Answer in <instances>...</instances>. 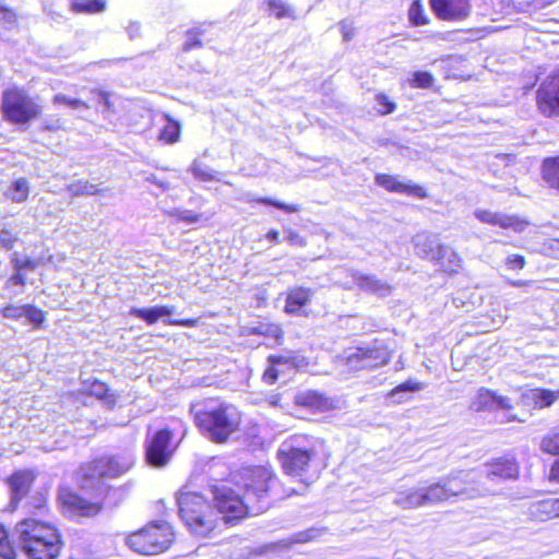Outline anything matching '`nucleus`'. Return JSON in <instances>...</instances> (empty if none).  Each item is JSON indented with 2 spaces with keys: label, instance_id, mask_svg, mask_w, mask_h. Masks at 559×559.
<instances>
[{
  "label": "nucleus",
  "instance_id": "obj_37",
  "mask_svg": "<svg viewBox=\"0 0 559 559\" xmlns=\"http://www.w3.org/2000/svg\"><path fill=\"white\" fill-rule=\"evenodd\" d=\"M408 16L411 22L416 25H425L427 23V19L424 15V9L420 0H415L409 8Z\"/></svg>",
  "mask_w": 559,
  "mask_h": 559
},
{
  "label": "nucleus",
  "instance_id": "obj_6",
  "mask_svg": "<svg viewBox=\"0 0 559 559\" xmlns=\"http://www.w3.org/2000/svg\"><path fill=\"white\" fill-rule=\"evenodd\" d=\"M0 110L5 121L25 126L40 116L43 107L23 87L12 85L2 92Z\"/></svg>",
  "mask_w": 559,
  "mask_h": 559
},
{
  "label": "nucleus",
  "instance_id": "obj_53",
  "mask_svg": "<svg viewBox=\"0 0 559 559\" xmlns=\"http://www.w3.org/2000/svg\"><path fill=\"white\" fill-rule=\"evenodd\" d=\"M278 372L276 368L272 365L267 368L263 373V379L266 383L272 384L277 380Z\"/></svg>",
  "mask_w": 559,
  "mask_h": 559
},
{
  "label": "nucleus",
  "instance_id": "obj_58",
  "mask_svg": "<svg viewBox=\"0 0 559 559\" xmlns=\"http://www.w3.org/2000/svg\"><path fill=\"white\" fill-rule=\"evenodd\" d=\"M197 319H186V320H170L167 321L168 324L171 325H181V326H194L197 324Z\"/></svg>",
  "mask_w": 559,
  "mask_h": 559
},
{
  "label": "nucleus",
  "instance_id": "obj_1",
  "mask_svg": "<svg viewBox=\"0 0 559 559\" xmlns=\"http://www.w3.org/2000/svg\"><path fill=\"white\" fill-rule=\"evenodd\" d=\"M134 464L131 453L102 456L81 467V488L95 492V500L88 501L78 493L69 492L63 496V503L71 511L83 515L94 516L100 512L104 503L117 506L122 498V488L107 486L106 478H116L127 473Z\"/></svg>",
  "mask_w": 559,
  "mask_h": 559
},
{
  "label": "nucleus",
  "instance_id": "obj_5",
  "mask_svg": "<svg viewBox=\"0 0 559 559\" xmlns=\"http://www.w3.org/2000/svg\"><path fill=\"white\" fill-rule=\"evenodd\" d=\"M181 520L194 535L205 537L217 525V512L200 493L180 491L177 497Z\"/></svg>",
  "mask_w": 559,
  "mask_h": 559
},
{
  "label": "nucleus",
  "instance_id": "obj_35",
  "mask_svg": "<svg viewBox=\"0 0 559 559\" xmlns=\"http://www.w3.org/2000/svg\"><path fill=\"white\" fill-rule=\"evenodd\" d=\"M531 397L535 401L537 406L540 408L550 406L556 399L554 392H551L549 390H539V389L532 390Z\"/></svg>",
  "mask_w": 559,
  "mask_h": 559
},
{
  "label": "nucleus",
  "instance_id": "obj_55",
  "mask_svg": "<svg viewBox=\"0 0 559 559\" xmlns=\"http://www.w3.org/2000/svg\"><path fill=\"white\" fill-rule=\"evenodd\" d=\"M286 240L292 245L305 246V241L300 235L294 230H287Z\"/></svg>",
  "mask_w": 559,
  "mask_h": 559
},
{
  "label": "nucleus",
  "instance_id": "obj_25",
  "mask_svg": "<svg viewBox=\"0 0 559 559\" xmlns=\"http://www.w3.org/2000/svg\"><path fill=\"white\" fill-rule=\"evenodd\" d=\"M435 263L444 272H457L461 267L462 259L451 247L443 245Z\"/></svg>",
  "mask_w": 559,
  "mask_h": 559
},
{
  "label": "nucleus",
  "instance_id": "obj_64",
  "mask_svg": "<svg viewBox=\"0 0 559 559\" xmlns=\"http://www.w3.org/2000/svg\"><path fill=\"white\" fill-rule=\"evenodd\" d=\"M8 539V534L2 525H0V543Z\"/></svg>",
  "mask_w": 559,
  "mask_h": 559
},
{
  "label": "nucleus",
  "instance_id": "obj_39",
  "mask_svg": "<svg viewBox=\"0 0 559 559\" xmlns=\"http://www.w3.org/2000/svg\"><path fill=\"white\" fill-rule=\"evenodd\" d=\"M433 83V76L426 71H416L413 73V79L409 81V84L413 87L427 88L430 87Z\"/></svg>",
  "mask_w": 559,
  "mask_h": 559
},
{
  "label": "nucleus",
  "instance_id": "obj_47",
  "mask_svg": "<svg viewBox=\"0 0 559 559\" xmlns=\"http://www.w3.org/2000/svg\"><path fill=\"white\" fill-rule=\"evenodd\" d=\"M267 5H269L270 11L276 17H283L287 14V9H286L283 0H267Z\"/></svg>",
  "mask_w": 559,
  "mask_h": 559
},
{
  "label": "nucleus",
  "instance_id": "obj_28",
  "mask_svg": "<svg viewBox=\"0 0 559 559\" xmlns=\"http://www.w3.org/2000/svg\"><path fill=\"white\" fill-rule=\"evenodd\" d=\"M320 535V531L317 528H308L306 531L298 532L294 535H292L287 539H283L280 542L283 547L289 548L294 544H304L309 543L313 539H316Z\"/></svg>",
  "mask_w": 559,
  "mask_h": 559
},
{
  "label": "nucleus",
  "instance_id": "obj_23",
  "mask_svg": "<svg viewBox=\"0 0 559 559\" xmlns=\"http://www.w3.org/2000/svg\"><path fill=\"white\" fill-rule=\"evenodd\" d=\"M488 478H515L519 473L518 464L512 459H497L486 465Z\"/></svg>",
  "mask_w": 559,
  "mask_h": 559
},
{
  "label": "nucleus",
  "instance_id": "obj_60",
  "mask_svg": "<svg viewBox=\"0 0 559 559\" xmlns=\"http://www.w3.org/2000/svg\"><path fill=\"white\" fill-rule=\"evenodd\" d=\"M549 478L550 480L559 483V459L556 460L555 463L552 464L550 468Z\"/></svg>",
  "mask_w": 559,
  "mask_h": 559
},
{
  "label": "nucleus",
  "instance_id": "obj_30",
  "mask_svg": "<svg viewBox=\"0 0 559 559\" xmlns=\"http://www.w3.org/2000/svg\"><path fill=\"white\" fill-rule=\"evenodd\" d=\"M540 449L545 453L559 455V428L552 429L542 439Z\"/></svg>",
  "mask_w": 559,
  "mask_h": 559
},
{
  "label": "nucleus",
  "instance_id": "obj_24",
  "mask_svg": "<svg viewBox=\"0 0 559 559\" xmlns=\"http://www.w3.org/2000/svg\"><path fill=\"white\" fill-rule=\"evenodd\" d=\"M174 311L173 306H155L151 308H131L130 314L145 321L147 324H154L159 319L171 316Z\"/></svg>",
  "mask_w": 559,
  "mask_h": 559
},
{
  "label": "nucleus",
  "instance_id": "obj_20",
  "mask_svg": "<svg viewBox=\"0 0 559 559\" xmlns=\"http://www.w3.org/2000/svg\"><path fill=\"white\" fill-rule=\"evenodd\" d=\"M413 243L415 248V253L418 257H420L421 259L430 260L432 262H435L436 259L439 257L440 250L443 247V245H441L436 237L424 233L417 234L413 238Z\"/></svg>",
  "mask_w": 559,
  "mask_h": 559
},
{
  "label": "nucleus",
  "instance_id": "obj_61",
  "mask_svg": "<svg viewBox=\"0 0 559 559\" xmlns=\"http://www.w3.org/2000/svg\"><path fill=\"white\" fill-rule=\"evenodd\" d=\"M20 272L21 271H16V273L10 277L9 282L13 285H24L25 278Z\"/></svg>",
  "mask_w": 559,
  "mask_h": 559
},
{
  "label": "nucleus",
  "instance_id": "obj_56",
  "mask_svg": "<svg viewBox=\"0 0 559 559\" xmlns=\"http://www.w3.org/2000/svg\"><path fill=\"white\" fill-rule=\"evenodd\" d=\"M341 32L344 40L348 41L354 37V27L350 23L342 22L341 23Z\"/></svg>",
  "mask_w": 559,
  "mask_h": 559
},
{
  "label": "nucleus",
  "instance_id": "obj_10",
  "mask_svg": "<svg viewBox=\"0 0 559 559\" xmlns=\"http://www.w3.org/2000/svg\"><path fill=\"white\" fill-rule=\"evenodd\" d=\"M241 481L247 501L270 504L266 498L276 481L270 469L263 466L245 467L241 471Z\"/></svg>",
  "mask_w": 559,
  "mask_h": 559
},
{
  "label": "nucleus",
  "instance_id": "obj_34",
  "mask_svg": "<svg viewBox=\"0 0 559 559\" xmlns=\"http://www.w3.org/2000/svg\"><path fill=\"white\" fill-rule=\"evenodd\" d=\"M420 389H421V385L419 383L408 380V381L397 385L396 388H394L390 392L389 396L391 399H393L394 402L401 403V402H403V399L400 396L401 394L416 392V391H419Z\"/></svg>",
  "mask_w": 559,
  "mask_h": 559
},
{
  "label": "nucleus",
  "instance_id": "obj_17",
  "mask_svg": "<svg viewBox=\"0 0 559 559\" xmlns=\"http://www.w3.org/2000/svg\"><path fill=\"white\" fill-rule=\"evenodd\" d=\"M475 412L510 409L512 404L509 397L497 395L493 391L481 388L471 402L469 406Z\"/></svg>",
  "mask_w": 559,
  "mask_h": 559
},
{
  "label": "nucleus",
  "instance_id": "obj_52",
  "mask_svg": "<svg viewBox=\"0 0 559 559\" xmlns=\"http://www.w3.org/2000/svg\"><path fill=\"white\" fill-rule=\"evenodd\" d=\"M12 263H13V267L16 271H22V270H25V269H34L35 267L34 262L31 261L28 258H26L25 260H20L17 258H13L12 259Z\"/></svg>",
  "mask_w": 559,
  "mask_h": 559
},
{
  "label": "nucleus",
  "instance_id": "obj_7",
  "mask_svg": "<svg viewBox=\"0 0 559 559\" xmlns=\"http://www.w3.org/2000/svg\"><path fill=\"white\" fill-rule=\"evenodd\" d=\"M173 540V527L166 522H156L130 534L126 543L140 555L154 556L168 549Z\"/></svg>",
  "mask_w": 559,
  "mask_h": 559
},
{
  "label": "nucleus",
  "instance_id": "obj_40",
  "mask_svg": "<svg viewBox=\"0 0 559 559\" xmlns=\"http://www.w3.org/2000/svg\"><path fill=\"white\" fill-rule=\"evenodd\" d=\"M16 23V15L13 10L0 5V27L11 28Z\"/></svg>",
  "mask_w": 559,
  "mask_h": 559
},
{
  "label": "nucleus",
  "instance_id": "obj_50",
  "mask_svg": "<svg viewBox=\"0 0 559 559\" xmlns=\"http://www.w3.org/2000/svg\"><path fill=\"white\" fill-rule=\"evenodd\" d=\"M0 558L2 559H14L15 550L9 539L0 543Z\"/></svg>",
  "mask_w": 559,
  "mask_h": 559
},
{
  "label": "nucleus",
  "instance_id": "obj_22",
  "mask_svg": "<svg viewBox=\"0 0 559 559\" xmlns=\"http://www.w3.org/2000/svg\"><path fill=\"white\" fill-rule=\"evenodd\" d=\"M313 296V290L302 286L292 288L286 296L285 312L289 314H300L301 309L308 306Z\"/></svg>",
  "mask_w": 559,
  "mask_h": 559
},
{
  "label": "nucleus",
  "instance_id": "obj_2",
  "mask_svg": "<svg viewBox=\"0 0 559 559\" xmlns=\"http://www.w3.org/2000/svg\"><path fill=\"white\" fill-rule=\"evenodd\" d=\"M473 472L460 471L426 487L407 488L396 492L393 503L403 510L445 502L452 498H476L483 492L474 486Z\"/></svg>",
  "mask_w": 559,
  "mask_h": 559
},
{
  "label": "nucleus",
  "instance_id": "obj_42",
  "mask_svg": "<svg viewBox=\"0 0 559 559\" xmlns=\"http://www.w3.org/2000/svg\"><path fill=\"white\" fill-rule=\"evenodd\" d=\"M376 102L378 105V111L381 115L391 114L395 110V104L392 100H390L389 97L384 94H377Z\"/></svg>",
  "mask_w": 559,
  "mask_h": 559
},
{
  "label": "nucleus",
  "instance_id": "obj_51",
  "mask_svg": "<svg viewBox=\"0 0 559 559\" xmlns=\"http://www.w3.org/2000/svg\"><path fill=\"white\" fill-rule=\"evenodd\" d=\"M15 237L7 229L0 231V246L7 250L11 249L15 242Z\"/></svg>",
  "mask_w": 559,
  "mask_h": 559
},
{
  "label": "nucleus",
  "instance_id": "obj_21",
  "mask_svg": "<svg viewBox=\"0 0 559 559\" xmlns=\"http://www.w3.org/2000/svg\"><path fill=\"white\" fill-rule=\"evenodd\" d=\"M34 480V475L27 471H21L13 474L9 478V487L11 492V504L14 509L17 502L28 492Z\"/></svg>",
  "mask_w": 559,
  "mask_h": 559
},
{
  "label": "nucleus",
  "instance_id": "obj_8",
  "mask_svg": "<svg viewBox=\"0 0 559 559\" xmlns=\"http://www.w3.org/2000/svg\"><path fill=\"white\" fill-rule=\"evenodd\" d=\"M316 455L314 441L304 436H296L284 441L277 450L283 469L294 476H299L306 472Z\"/></svg>",
  "mask_w": 559,
  "mask_h": 559
},
{
  "label": "nucleus",
  "instance_id": "obj_38",
  "mask_svg": "<svg viewBox=\"0 0 559 559\" xmlns=\"http://www.w3.org/2000/svg\"><path fill=\"white\" fill-rule=\"evenodd\" d=\"M269 360L270 362L275 366V365H281V364H290L295 367H300L304 365V357H299L297 355H295L294 353H288L286 355H278V356H270L269 357Z\"/></svg>",
  "mask_w": 559,
  "mask_h": 559
},
{
  "label": "nucleus",
  "instance_id": "obj_54",
  "mask_svg": "<svg viewBox=\"0 0 559 559\" xmlns=\"http://www.w3.org/2000/svg\"><path fill=\"white\" fill-rule=\"evenodd\" d=\"M91 392L97 397L103 399L106 395L107 386L103 382H94L91 386Z\"/></svg>",
  "mask_w": 559,
  "mask_h": 559
},
{
  "label": "nucleus",
  "instance_id": "obj_4",
  "mask_svg": "<svg viewBox=\"0 0 559 559\" xmlns=\"http://www.w3.org/2000/svg\"><path fill=\"white\" fill-rule=\"evenodd\" d=\"M191 413L198 428L216 443L226 442L238 430L240 414L230 404L211 402L206 405H193Z\"/></svg>",
  "mask_w": 559,
  "mask_h": 559
},
{
  "label": "nucleus",
  "instance_id": "obj_9",
  "mask_svg": "<svg viewBox=\"0 0 559 559\" xmlns=\"http://www.w3.org/2000/svg\"><path fill=\"white\" fill-rule=\"evenodd\" d=\"M214 501L217 514L223 515V520L226 523H233L234 521L245 518L247 514H259L267 509V504H254L251 501H247L246 493L240 497L234 489L222 485L214 489Z\"/></svg>",
  "mask_w": 559,
  "mask_h": 559
},
{
  "label": "nucleus",
  "instance_id": "obj_46",
  "mask_svg": "<svg viewBox=\"0 0 559 559\" xmlns=\"http://www.w3.org/2000/svg\"><path fill=\"white\" fill-rule=\"evenodd\" d=\"M192 173L194 177L201 179V180H212L214 179V175L212 174V170L207 167H203L201 164L194 162L192 166Z\"/></svg>",
  "mask_w": 559,
  "mask_h": 559
},
{
  "label": "nucleus",
  "instance_id": "obj_31",
  "mask_svg": "<svg viewBox=\"0 0 559 559\" xmlns=\"http://www.w3.org/2000/svg\"><path fill=\"white\" fill-rule=\"evenodd\" d=\"M68 191L72 197L80 195H94L98 192V188L96 185H93L88 181H75L68 186Z\"/></svg>",
  "mask_w": 559,
  "mask_h": 559
},
{
  "label": "nucleus",
  "instance_id": "obj_26",
  "mask_svg": "<svg viewBox=\"0 0 559 559\" xmlns=\"http://www.w3.org/2000/svg\"><path fill=\"white\" fill-rule=\"evenodd\" d=\"M29 194V182L26 178L21 177L15 179L4 195L15 203H23L27 200Z\"/></svg>",
  "mask_w": 559,
  "mask_h": 559
},
{
  "label": "nucleus",
  "instance_id": "obj_62",
  "mask_svg": "<svg viewBox=\"0 0 559 559\" xmlns=\"http://www.w3.org/2000/svg\"><path fill=\"white\" fill-rule=\"evenodd\" d=\"M508 283L513 287H524V286H531L534 284L533 281H513V280H509Z\"/></svg>",
  "mask_w": 559,
  "mask_h": 559
},
{
  "label": "nucleus",
  "instance_id": "obj_43",
  "mask_svg": "<svg viewBox=\"0 0 559 559\" xmlns=\"http://www.w3.org/2000/svg\"><path fill=\"white\" fill-rule=\"evenodd\" d=\"M24 317L36 326H39L45 319L44 312L31 305H25Z\"/></svg>",
  "mask_w": 559,
  "mask_h": 559
},
{
  "label": "nucleus",
  "instance_id": "obj_11",
  "mask_svg": "<svg viewBox=\"0 0 559 559\" xmlns=\"http://www.w3.org/2000/svg\"><path fill=\"white\" fill-rule=\"evenodd\" d=\"M391 355L381 344L357 347L346 356V365L352 370L374 369L386 365Z\"/></svg>",
  "mask_w": 559,
  "mask_h": 559
},
{
  "label": "nucleus",
  "instance_id": "obj_29",
  "mask_svg": "<svg viewBox=\"0 0 559 559\" xmlns=\"http://www.w3.org/2000/svg\"><path fill=\"white\" fill-rule=\"evenodd\" d=\"M52 104L53 105H64L73 110H86V109H90V105L80 99V98H76V97H71V96H68L66 94H56L52 98Z\"/></svg>",
  "mask_w": 559,
  "mask_h": 559
},
{
  "label": "nucleus",
  "instance_id": "obj_12",
  "mask_svg": "<svg viewBox=\"0 0 559 559\" xmlns=\"http://www.w3.org/2000/svg\"><path fill=\"white\" fill-rule=\"evenodd\" d=\"M537 105L546 116L559 115V70L540 84L537 91Z\"/></svg>",
  "mask_w": 559,
  "mask_h": 559
},
{
  "label": "nucleus",
  "instance_id": "obj_3",
  "mask_svg": "<svg viewBox=\"0 0 559 559\" xmlns=\"http://www.w3.org/2000/svg\"><path fill=\"white\" fill-rule=\"evenodd\" d=\"M19 545L29 559H56L62 540L58 530L35 519H25L16 524Z\"/></svg>",
  "mask_w": 559,
  "mask_h": 559
},
{
  "label": "nucleus",
  "instance_id": "obj_49",
  "mask_svg": "<svg viewBox=\"0 0 559 559\" xmlns=\"http://www.w3.org/2000/svg\"><path fill=\"white\" fill-rule=\"evenodd\" d=\"M506 265L510 270H516V269L521 270L525 265V258L523 255H520V254H510L506 259Z\"/></svg>",
  "mask_w": 559,
  "mask_h": 559
},
{
  "label": "nucleus",
  "instance_id": "obj_48",
  "mask_svg": "<svg viewBox=\"0 0 559 559\" xmlns=\"http://www.w3.org/2000/svg\"><path fill=\"white\" fill-rule=\"evenodd\" d=\"M91 93L95 96L96 102L104 107L105 110H109L111 108L110 94L100 91V90H92Z\"/></svg>",
  "mask_w": 559,
  "mask_h": 559
},
{
  "label": "nucleus",
  "instance_id": "obj_27",
  "mask_svg": "<svg viewBox=\"0 0 559 559\" xmlns=\"http://www.w3.org/2000/svg\"><path fill=\"white\" fill-rule=\"evenodd\" d=\"M543 178L549 187L559 190V157L548 158L544 162Z\"/></svg>",
  "mask_w": 559,
  "mask_h": 559
},
{
  "label": "nucleus",
  "instance_id": "obj_59",
  "mask_svg": "<svg viewBox=\"0 0 559 559\" xmlns=\"http://www.w3.org/2000/svg\"><path fill=\"white\" fill-rule=\"evenodd\" d=\"M140 28H141V26L138 22H131L127 27L129 37L131 39L135 38L140 34Z\"/></svg>",
  "mask_w": 559,
  "mask_h": 559
},
{
  "label": "nucleus",
  "instance_id": "obj_45",
  "mask_svg": "<svg viewBox=\"0 0 559 559\" xmlns=\"http://www.w3.org/2000/svg\"><path fill=\"white\" fill-rule=\"evenodd\" d=\"M24 314H25V305H23V306L9 305V306L4 307L2 310V316L7 319L17 320V319L24 317Z\"/></svg>",
  "mask_w": 559,
  "mask_h": 559
},
{
  "label": "nucleus",
  "instance_id": "obj_13",
  "mask_svg": "<svg viewBox=\"0 0 559 559\" xmlns=\"http://www.w3.org/2000/svg\"><path fill=\"white\" fill-rule=\"evenodd\" d=\"M171 441V432L162 429L158 430L146 447V461L154 467L165 466L171 456L169 449Z\"/></svg>",
  "mask_w": 559,
  "mask_h": 559
},
{
  "label": "nucleus",
  "instance_id": "obj_19",
  "mask_svg": "<svg viewBox=\"0 0 559 559\" xmlns=\"http://www.w3.org/2000/svg\"><path fill=\"white\" fill-rule=\"evenodd\" d=\"M527 515L531 520L546 522L559 518V498H548L530 504Z\"/></svg>",
  "mask_w": 559,
  "mask_h": 559
},
{
  "label": "nucleus",
  "instance_id": "obj_57",
  "mask_svg": "<svg viewBox=\"0 0 559 559\" xmlns=\"http://www.w3.org/2000/svg\"><path fill=\"white\" fill-rule=\"evenodd\" d=\"M178 217L179 219L185 221L187 223H197L199 221V215L194 214L191 211H181Z\"/></svg>",
  "mask_w": 559,
  "mask_h": 559
},
{
  "label": "nucleus",
  "instance_id": "obj_33",
  "mask_svg": "<svg viewBox=\"0 0 559 559\" xmlns=\"http://www.w3.org/2000/svg\"><path fill=\"white\" fill-rule=\"evenodd\" d=\"M105 9L104 0H90L86 2H73L72 10L75 12L96 13Z\"/></svg>",
  "mask_w": 559,
  "mask_h": 559
},
{
  "label": "nucleus",
  "instance_id": "obj_16",
  "mask_svg": "<svg viewBox=\"0 0 559 559\" xmlns=\"http://www.w3.org/2000/svg\"><path fill=\"white\" fill-rule=\"evenodd\" d=\"M350 276L354 284L362 292L383 298L392 293V286L374 274H365L359 271H352Z\"/></svg>",
  "mask_w": 559,
  "mask_h": 559
},
{
  "label": "nucleus",
  "instance_id": "obj_44",
  "mask_svg": "<svg viewBox=\"0 0 559 559\" xmlns=\"http://www.w3.org/2000/svg\"><path fill=\"white\" fill-rule=\"evenodd\" d=\"M200 35H201V32H199V31H194V29L189 31L187 33V39H186V41H185V44L182 46V50L183 51H190V50H192L194 48L202 47V43H201V40L199 38Z\"/></svg>",
  "mask_w": 559,
  "mask_h": 559
},
{
  "label": "nucleus",
  "instance_id": "obj_41",
  "mask_svg": "<svg viewBox=\"0 0 559 559\" xmlns=\"http://www.w3.org/2000/svg\"><path fill=\"white\" fill-rule=\"evenodd\" d=\"M257 202L266 204V205H272L276 209L283 210L288 213H296L299 211V205H297V204H286L281 201L272 200L270 198H260L257 200Z\"/></svg>",
  "mask_w": 559,
  "mask_h": 559
},
{
  "label": "nucleus",
  "instance_id": "obj_36",
  "mask_svg": "<svg viewBox=\"0 0 559 559\" xmlns=\"http://www.w3.org/2000/svg\"><path fill=\"white\" fill-rule=\"evenodd\" d=\"M252 333L278 340L282 336V329L273 323H259L252 329Z\"/></svg>",
  "mask_w": 559,
  "mask_h": 559
},
{
  "label": "nucleus",
  "instance_id": "obj_14",
  "mask_svg": "<svg viewBox=\"0 0 559 559\" xmlns=\"http://www.w3.org/2000/svg\"><path fill=\"white\" fill-rule=\"evenodd\" d=\"M474 215L481 223L499 226L504 229H512L515 233H522L528 225L527 221L516 215H509L502 212L478 209L474 212Z\"/></svg>",
  "mask_w": 559,
  "mask_h": 559
},
{
  "label": "nucleus",
  "instance_id": "obj_18",
  "mask_svg": "<svg viewBox=\"0 0 559 559\" xmlns=\"http://www.w3.org/2000/svg\"><path fill=\"white\" fill-rule=\"evenodd\" d=\"M376 182L391 192L415 195L417 198H426V191L421 186L411 181H401L396 177L385 174L376 176Z\"/></svg>",
  "mask_w": 559,
  "mask_h": 559
},
{
  "label": "nucleus",
  "instance_id": "obj_63",
  "mask_svg": "<svg viewBox=\"0 0 559 559\" xmlns=\"http://www.w3.org/2000/svg\"><path fill=\"white\" fill-rule=\"evenodd\" d=\"M280 235H278V231L277 230H270L267 234H266V239L272 241V242H275V243H278L280 242V239H278Z\"/></svg>",
  "mask_w": 559,
  "mask_h": 559
},
{
  "label": "nucleus",
  "instance_id": "obj_32",
  "mask_svg": "<svg viewBox=\"0 0 559 559\" xmlns=\"http://www.w3.org/2000/svg\"><path fill=\"white\" fill-rule=\"evenodd\" d=\"M168 122L167 124L162 129L159 133V140L164 141L165 143H175L179 140L180 135V126L178 122L173 121L166 116Z\"/></svg>",
  "mask_w": 559,
  "mask_h": 559
},
{
  "label": "nucleus",
  "instance_id": "obj_15",
  "mask_svg": "<svg viewBox=\"0 0 559 559\" xmlns=\"http://www.w3.org/2000/svg\"><path fill=\"white\" fill-rule=\"evenodd\" d=\"M436 15L445 21L464 20L471 10L468 0H430Z\"/></svg>",
  "mask_w": 559,
  "mask_h": 559
}]
</instances>
